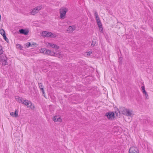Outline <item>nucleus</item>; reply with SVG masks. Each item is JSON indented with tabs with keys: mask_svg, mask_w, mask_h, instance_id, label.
<instances>
[{
	"mask_svg": "<svg viewBox=\"0 0 153 153\" xmlns=\"http://www.w3.org/2000/svg\"><path fill=\"white\" fill-rule=\"evenodd\" d=\"M120 111L122 114L127 116L131 117L132 115L131 110L130 111L124 107H121L120 108Z\"/></svg>",
	"mask_w": 153,
	"mask_h": 153,
	"instance_id": "nucleus-1",
	"label": "nucleus"
},
{
	"mask_svg": "<svg viewBox=\"0 0 153 153\" xmlns=\"http://www.w3.org/2000/svg\"><path fill=\"white\" fill-rule=\"evenodd\" d=\"M7 58L6 55L4 54H2L0 56V64L3 66L8 65L7 62Z\"/></svg>",
	"mask_w": 153,
	"mask_h": 153,
	"instance_id": "nucleus-2",
	"label": "nucleus"
},
{
	"mask_svg": "<svg viewBox=\"0 0 153 153\" xmlns=\"http://www.w3.org/2000/svg\"><path fill=\"white\" fill-rule=\"evenodd\" d=\"M42 36H43L51 37V38H55L56 36L55 34L52 33L51 32H49L47 31L42 32Z\"/></svg>",
	"mask_w": 153,
	"mask_h": 153,
	"instance_id": "nucleus-3",
	"label": "nucleus"
},
{
	"mask_svg": "<svg viewBox=\"0 0 153 153\" xmlns=\"http://www.w3.org/2000/svg\"><path fill=\"white\" fill-rule=\"evenodd\" d=\"M94 16L95 17V19L97 21V24L99 27H100L101 26H102V24L100 21V18L99 17L98 15L96 10H94Z\"/></svg>",
	"mask_w": 153,
	"mask_h": 153,
	"instance_id": "nucleus-4",
	"label": "nucleus"
},
{
	"mask_svg": "<svg viewBox=\"0 0 153 153\" xmlns=\"http://www.w3.org/2000/svg\"><path fill=\"white\" fill-rule=\"evenodd\" d=\"M67 10V9L65 8H61L60 9L59 11L61 18L62 19H64V17L65 16Z\"/></svg>",
	"mask_w": 153,
	"mask_h": 153,
	"instance_id": "nucleus-5",
	"label": "nucleus"
},
{
	"mask_svg": "<svg viewBox=\"0 0 153 153\" xmlns=\"http://www.w3.org/2000/svg\"><path fill=\"white\" fill-rule=\"evenodd\" d=\"M42 8L41 6H37L34 8H33L31 12V14L33 15H34L36 13H38L40 10Z\"/></svg>",
	"mask_w": 153,
	"mask_h": 153,
	"instance_id": "nucleus-6",
	"label": "nucleus"
},
{
	"mask_svg": "<svg viewBox=\"0 0 153 153\" xmlns=\"http://www.w3.org/2000/svg\"><path fill=\"white\" fill-rule=\"evenodd\" d=\"M105 115L106 116L108 119H112L115 117L114 113L113 112L106 113Z\"/></svg>",
	"mask_w": 153,
	"mask_h": 153,
	"instance_id": "nucleus-7",
	"label": "nucleus"
},
{
	"mask_svg": "<svg viewBox=\"0 0 153 153\" xmlns=\"http://www.w3.org/2000/svg\"><path fill=\"white\" fill-rule=\"evenodd\" d=\"M138 148L135 147H131L129 150V153H139Z\"/></svg>",
	"mask_w": 153,
	"mask_h": 153,
	"instance_id": "nucleus-8",
	"label": "nucleus"
},
{
	"mask_svg": "<svg viewBox=\"0 0 153 153\" xmlns=\"http://www.w3.org/2000/svg\"><path fill=\"white\" fill-rule=\"evenodd\" d=\"M19 32L20 34H24L27 35L28 34L29 30L28 29H19Z\"/></svg>",
	"mask_w": 153,
	"mask_h": 153,
	"instance_id": "nucleus-9",
	"label": "nucleus"
},
{
	"mask_svg": "<svg viewBox=\"0 0 153 153\" xmlns=\"http://www.w3.org/2000/svg\"><path fill=\"white\" fill-rule=\"evenodd\" d=\"M25 105L27 106V107L29 108L32 109H34L35 107L33 105H32L31 102L30 101H29L28 100L26 103Z\"/></svg>",
	"mask_w": 153,
	"mask_h": 153,
	"instance_id": "nucleus-10",
	"label": "nucleus"
},
{
	"mask_svg": "<svg viewBox=\"0 0 153 153\" xmlns=\"http://www.w3.org/2000/svg\"><path fill=\"white\" fill-rule=\"evenodd\" d=\"M47 45L48 47L49 46L51 47V48H56V49H58L59 48V46L56 44L51 43H48V44H47Z\"/></svg>",
	"mask_w": 153,
	"mask_h": 153,
	"instance_id": "nucleus-11",
	"label": "nucleus"
},
{
	"mask_svg": "<svg viewBox=\"0 0 153 153\" xmlns=\"http://www.w3.org/2000/svg\"><path fill=\"white\" fill-rule=\"evenodd\" d=\"M76 29V27L74 25L70 26L67 30L70 32H72Z\"/></svg>",
	"mask_w": 153,
	"mask_h": 153,
	"instance_id": "nucleus-12",
	"label": "nucleus"
},
{
	"mask_svg": "<svg viewBox=\"0 0 153 153\" xmlns=\"http://www.w3.org/2000/svg\"><path fill=\"white\" fill-rule=\"evenodd\" d=\"M49 55L52 56H54L56 57H59V56H60V54H56L55 52L53 51H50V54Z\"/></svg>",
	"mask_w": 153,
	"mask_h": 153,
	"instance_id": "nucleus-13",
	"label": "nucleus"
},
{
	"mask_svg": "<svg viewBox=\"0 0 153 153\" xmlns=\"http://www.w3.org/2000/svg\"><path fill=\"white\" fill-rule=\"evenodd\" d=\"M0 33L3 36L5 35V31L2 29L0 30Z\"/></svg>",
	"mask_w": 153,
	"mask_h": 153,
	"instance_id": "nucleus-14",
	"label": "nucleus"
},
{
	"mask_svg": "<svg viewBox=\"0 0 153 153\" xmlns=\"http://www.w3.org/2000/svg\"><path fill=\"white\" fill-rule=\"evenodd\" d=\"M97 42V40L96 39H94L92 41V43L91 44V45L94 46L95 45L96 43Z\"/></svg>",
	"mask_w": 153,
	"mask_h": 153,
	"instance_id": "nucleus-15",
	"label": "nucleus"
},
{
	"mask_svg": "<svg viewBox=\"0 0 153 153\" xmlns=\"http://www.w3.org/2000/svg\"><path fill=\"white\" fill-rule=\"evenodd\" d=\"M47 49H46L45 48H42L41 49L40 52L41 53H43L46 54V51L47 50Z\"/></svg>",
	"mask_w": 153,
	"mask_h": 153,
	"instance_id": "nucleus-16",
	"label": "nucleus"
},
{
	"mask_svg": "<svg viewBox=\"0 0 153 153\" xmlns=\"http://www.w3.org/2000/svg\"><path fill=\"white\" fill-rule=\"evenodd\" d=\"M18 111L17 110H16L14 112V117H18Z\"/></svg>",
	"mask_w": 153,
	"mask_h": 153,
	"instance_id": "nucleus-17",
	"label": "nucleus"
},
{
	"mask_svg": "<svg viewBox=\"0 0 153 153\" xmlns=\"http://www.w3.org/2000/svg\"><path fill=\"white\" fill-rule=\"evenodd\" d=\"M141 88L142 89L143 93V94H144L145 93H146V92L145 90V86H142L141 87Z\"/></svg>",
	"mask_w": 153,
	"mask_h": 153,
	"instance_id": "nucleus-18",
	"label": "nucleus"
},
{
	"mask_svg": "<svg viewBox=\"0 0 153 153\" xmlns=\"http://www.w3.org/2000/svg\"><path fill=\"white\" fill-rule=\"evenodd\" d=\"M16 47L20 49H22V47L19 44H18L16 45Z\"/></svg>",
	"mask_w": 153,
	"mask_h": 153,
	"instance_id": "nucleus-19",
	"label": "nucleus"
},
{
	"mask_svg": "<svg viewBox=\"0 0 153 153\" xmlns=\"http://www.w3.org/2000/svg\"><path fill=\"white\" fill-rule=\"evenodd\" d=\"M3 51L2 46L0 45V55H2L3 54Z\"/></svg>",
	"mask_w": 153,
	"mask_h": 153,
	"instance_id": "nucleus-20",
	"label": "nucleus"
},
{
	"mask_svg": "<svg viewBox=\"0 0 153 153\" xmlns=\"http://www.w3.org/2000/svg\"><path fill=\"white\" fill-rule=\"evenodd\" d=\"M58 118V116H54L53 117V120L54 121V122H57V120H56V118Z\"/></svg>",
	"mask_w": 153,
	"mask_h": 153,
	"instance_id": "nucleus-21",
	"label": "nucleus"
},
{
	"mask_svg": "<svg viewBox=\"0 0 153 153\" xmlns=\"http://www.w3.org/2000/svg\"><path fill=\"white\" fill-rule=\"evenodd\" d=\"M4 39L7 42H8L9 41V39L8 38L6 37V35L3 36Z\"/></svg>",
	"mask_w": 153,
	"mask_h": 153,
	"instance_id": "nucleus-22",
	"label": "nucleus"
},
{
	"mask_svg": "<svg viewBox=\"0 0 153 153\" xmlns=\"http://www.w3.org/2000/svg\"><path fill=\"white\" fill-rule=\"evenodd\" d=\"M99 31L101 33H103V28L102 26L99 27Z\"/></svg>",
	"mask_w": 153,
	"mask_h": 153,
	"instance_id": "nucleus-23",
	"label": "nucleus"
},
{
	"mask_svg": "<svg viewBox=\"0 0 153 153\" xmlns=\"http://www.w3.org/2000/svg\"><path fill=\"white\" fill-rule=\"evenodd\" d=\"M38 45L36 43L33 42L32 44H31V46L33 47V46H34L35 47H37Z\"/></svg>",
	"mask_w": 153,
	"mask_h": 153,
	"instance_id": "nucleus-24",
	"label": "nucleus"
},
{
	"mask_svg": "<svg viewBox=\"0 0 153 153\" xmlns=\"http://www.w3.org/2000/svg\"><path fill=\"white\" fill-rule=\"evenodd\" d=\"M31 44L30 42H27L26 43V46L27 48H28L30 46H31Z\"/></svg>",
	"mask_w": 153,
	"mask_h": 153,
	"instance_id": "nucleus-25",
	"label": "nucleus"
},
{
	"mask_svg": "<svg viewBox=\"0 0 153 153\" xmlns=\"http://www.w3.org/2000/svg\"><path fill=\"white\" fill-rule=\"evenodd\" d=\"M50 51L51 50H50L48 49H47L46 54L49 55V54H50Z\"/></svg>",
	"mask_w": 153,
	"mask_h": 153,
	"instance_id": "nucleus-26",
	"label": "nucleus"
},
{
	"mask_svg": "<svg viewBox=\"0 0 153 153\" xmlns=\"http://www.w3.org/2000/svg\"><path fill=\"white\" fill-rule=\"evenodd\" d=\"M24 101V100L22 97H21L20 99H19V100L18 102L19 103L22 102L23 101Z\"/></svg>",
	"mask_w": 153,
	"mask_h": 153,
	"instance_id": "nucleus-27",
	"label": "nucleus"
},
{
	"mask_svg": "<svg viewBox=\"0 0 153 153\" xmlns=\"http://www.w3.org/2000/svg\"><path fill=\"white\" fill-rule=\"evenodd\" d=\"M57 122H61L62 121V119H61L60 117L58 116L57 118H56Z\"/></svg>",
	"mask_w": 153,
	"mask_h": 153,
	"instance_id": "nucleus-28",
	"label": "nucleus"
},
{
	"mask_svg": "<svg viewBox=\"0 0 153 153\" xmlns=\"http://www.w3.org/2000/svg\"><path fill=\"white\" fill-rule=\"evenodd\" d=\"M122 59L121 57H120L119 59V63L120 64H121L122 63Z\"/></svg>",
	"mask_w": 153,
	"mask_h": 153,
	"instance_id": "nucleus-29",
	"label": "nucleus"
},
{
	"mask_svg": "<svg viewBox=\"0 0 153 153\" xmlns=\"http://www.w3.org/2000/svg\"><path fill=\"white\" fill-rule=\"evenodd\" d=\"M118 113H120V111L119 110L117 109V111H115V113L117 116L118 115Z\"/></svg>",
	"mask_w": 153,
	"mask_h": 153,
	"instance_id": "nucleus-30",
	"label": "nucleus"
},
{
	"mask_svg": "<svg viewBox=\"0 0 153 153\" xmlns=\"http://www.w3.org/2000/svg\"><path fill=\"white\" fill-rule=\"evenodd\" d=\"M92 53V51H90L89 52H88L87 53V55L88 56H89L90 55V54Z\"/></svg>",
	"mask_w": 153,
	"mask_h": 153,
	"instance_id": "nucleus-31",
	"label": "nucleus"
},
{
	"mask_svg": "<svg viewBox=\"0 0 153 153\" xmlns=\"http://www.w3.org/2000/svg\"><path fill=\"white\" fill-rule=\"evenodd\" d=\"M28 101V100H24V101H23V102H22V104H23L25 105V104H26V102H27Z\"/></svg>",
	"mask_w": 153,
	"mask_h": 153,
	"instance_id": "nucleus-32",
	"label": "nucleus"
},
{
	"mask_svg": "<svg viewBox=\"0 0 153 153\" xmlns=\"http://www.w3.org/2000/svg\"><path fill=\"white\" fill-rule=\"evenodd\" d=\"M39 88L42 87H44L43 86L42 84V83H39Z\"/></svg>",
	"mask_w": 153,
	"mask_h": 153,
	"instance_id": "nucleus-33",
	"label": "nucleus"
},
{
	"mask_svg": "<svg viewBox=\"0 0 153 153\" xmlns=\"http://www.w3.org/2000/svg\"><path fill=\"white\" fill-rule=\"evenodd\" d=\"M144 94H145L146 98V99H148V95L147 94V92L146 93Z\"/></svg>",
	"mask_w": 153,
	"mask_h": 153,
	"instance_id": "nucleus-34",
	"label": "nucleus"
},
{
	"mask_svg": "<svg viewBox=\"0 0 153 153\" xmlns=\"http://www.w3.org/2000/svg\"><path fill=\"white\" fill-rule=\"evenodd\" d=\"M20 97H16V100L18 102L19 101V99L20 98Z\"/></svg>",
	"mask_w": 153,
	"mask_h": 153,
	"instance_id": "nucleus-35",
	"label": "nucleus"
},
{
	"mask_svg": "<svg viewBox=\"0 0 153 153\" xmlns=\"http://www.w3.org/2000/svg\"><path fill=\"white\" fill-rule=\"evenodd\" d=\"M10 115L13 117H14V113L13 112H12L10 113Z\"/></svg>",
	"mask_w": 153,
	"mask_h": 153,
	"instance_id": "nucleus-36",
	"label": "nucleus"
},
{
	"mask_svg": "<svg viewBox=\"0 0 153 153\" xmlns=\"http://www.w3.org/2000/svg\"><path fill=\"white\" fill-rule=\"evenodd\" d=\"M42 94H43V95H44V96L45 97V92H44V90H43V91H42Z\"/></svg>",
	"mask_w": 153,
	"mask_h": 153,
	"instance_id": "nucleus-37",
	"label": "nucleus"
},
{
	"mask_svg": "<svg viewBox=\"0 0 153 153\" xmlns=\"http://www.w3.org/2000/svg\"><path fill=\"white\" fill-rule=\"evenodd\" d=\"M44 87H42V88H40V89L41 90V91H43L44 90Z\"/></svg>",
	"mask_w": 153,
	"mask_h": 153,
	"instance_id": "nucleus-38",
	"label": "nucleus"
},
{
	"mask_svg": "<svg viewBox=\"0 0 153 153\" xmlns=\"http://www.w3.org/2000/svg\"><path fill=\"white\" fill-rule=\"evenodd\" d=\"M1 15L0 14V21L1 20Z\"/></svg>",
	"mask_w": 153,
	"mask_h": 153,
	"instance_id": "nucleus-39",
	"label": "nucleus"
}]
</instances>
